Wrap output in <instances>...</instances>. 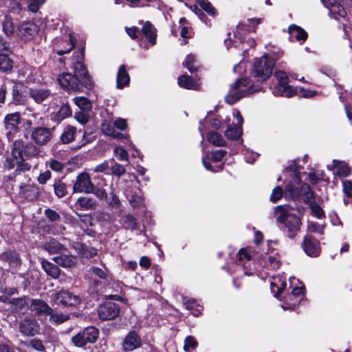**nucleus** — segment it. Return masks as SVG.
<instances>
[{
	"label": "nucleus",
	"instance_id": "35",
	"mask_svg": "<svg viewBox=\"0 0 352 352\" xmlns=\"http://www.w3.org/2000/svg\"><path fill=\"white\" fill-rule=\"evenodd\" d=\"M259 23V19H249L246 22L239 23L237 25V30L245 32H254L256 30V25Z\"/></svg>",
	"mask_w": 352,
	"mask_h": 352
},
{
	"label": "nucleus",
	"instance_id": "57",
	"mask_svg": "<svg viewBox=\"0 0 352 352\" xmlns=\"http://www.w3.org/2000/svg\"><path fill=\"white\" fill-rule=\"evenodd\" d=\"M129 202L133 208H139L143 204V197L140 195H132L129 198Z\"/></svg>",
	"mask_w": 352,
	"mask_h": 352
},
{
	"label": "nucleus",
	"instance_id": "7",
	"mask_svg": "<svg viewBox=\"0 0 352 352\" xmlns=\"http://www.w3.org/2000/svg\"><path fill=\"white\" fill-rule=\"evenodd\" d=\"M98 337V330L88 327L72 338L73 344L77 347H83L88 343H94Z\"/></svg>",
	"mask_w": 352,
	"mask_h": 352
},
{
	"label": "nucleus",
	"instance_id": "25",
	"mask_svg": "<svg viewBox=\"0 0 352 352\" xmlns=\"http://www.w3.org/2000/svg\"><path fill=\"white\" fill-rule=\"evenodd\" d=\"M130 82L129 74L126 72L125 65L120 66L117 74V87L122 89L124 87L127 86Z\"/></svg>",
	"mask_w": 352,
	"mask_h": 352
},
{
	"label": "nucleus",
	"instance_id": "23",
	"mask_svg": "<svg viewBox=\"0 0 352 352\" xmlns=\"http://www.w3.org/2000/svg\"><path fill=\"white\" fill-rule=\"evenodd\" d=\"M72 247L76 252L85 258H92L97 254L96 249L87 246L83 243L74 242Z\"/></svg>",
	"mask_w": 352,
	"mask_h": 352
},
{
	"label": "nucleus",
	"instance_id": "48",
	"mask_svg": "<svg viewBox=\"0 0 352 352\" xmlns=\"http://www.w3.org/2000/svg\"><path fill=\"white\" fill-rule=\"evenodd\" d=\"M74 101L75 104L82 110L86 111L91 109V104L85 97H76Z\"/></svg>",
	"mask_w": 352,
	"mask_h": 352
},
{
	"label": "nucleus",
	"instance_id": "38",
	"mask_svg": "<svg viewBox=\"0 0 352 352\" xmlns=\"http://www.w3.org/2000/svg\"><path fill=\"white\" fill-rule=\"evenodd\" d=\"M3 30L5 34L10 36L15 32V26L12 18L10 15H6L3 21Z\"/></svg>",
	"mask_w": 352,
	"mask_h": 352
},
{
	"label": "nucleus",
	"instance_id": "59",
	"mask_svg": "<svg viewBox=\"0 0 352 352\" xmlns=\"http://www.w3.org/2000/svg\"><path fill=\"white\" fill-rule=\"evenodd\" d=\"M283 191L280 186H276L272 191L270 196V200L275 203L278 201L283 196Z\"/></svg>",
	"mask_w": 352,
	"mask_h": 352
},
{
	"label": "nucleus",
	"instance_id": "13",
	"mask_svg": "<svg viewBox=\"0 0 352 352\" xmlns=\"http://www.w3.org/2000/svg\"><path fill=\"white\" fill-rule=\"evenodd\" d=\"M38 26L30 22H23L19 25L16 34L24 41L31 40L38 33Z\"/></svg>",
	"mask_w": 352,
	"mask_h": 352
},
{
	"label": "nucleus",
	"instance_id": "32",
	"mask_svg": "<svg viewBox=\"0 0 352 352\" xmlns=\"http://www.w3.org/2000/svg\"><path fill=\"white\" fill-rule=\"evenodd\" d=\"M76 133V129L72 126H67L65 127L62 135H60V140L64 144H69L73 142L75 139Z\"/></svg>",
	"mask_w": 352,
	"mask_h": 352
},
{
	"label": "nucleus",
	"instance_id": "39",
	"mask_svg": "<svg viewBox=\"0 0 352 352\" xmlns=\"http://www.w3.org/2000/svg\"><path fill=\"white\" fill-rule=\"evenodd\" d=\"M109 169L111 170V174L118 178L122 177L126 173L125 166L118 164L113 160L111 161V166Z\"/></svg>",
	"mask_w": 352,
	"mask_h": 352
},
{
	"label": "nucleus",
	"instance_id": "22",
	"mask_svg": "<svg viewBox=\"0 0 352 352\" xmlns=\"http://www.w3.org/2000/svg\"><path fill=\"white\" fill-rule=\"evenodd\" d=\"M32 311L41 316H48L52 311V308L43 300L34 299L31 303Z\"/></svg>",
	"mask_w": 352,
	"mask_h": 352
},
{
	"label": "nucleus",
	"instance_id": "19",
	"mask_svg": "<svg viewBox=\"0 0 352 352\" xmlns=\"http://www.w3.org/2000/svg\"><path fill=\"white\" fill-rule=\"evenodd\" d=\"M19 194L29 200H34L39 196L38 187L35 184H24L20 187Z\"/></svg>",
	"mask_w": 352,
	"mask_h": 352
},
{
	"label": "nucleus",
	"instance_id": "51",
	"mask_svg": "<svg viewBox=\"0 0 352 352\" xmlns=\"http://www.w3.org/2000/svg\"><path fill=\"white\" fill-rule=\"evenodd\" d=\"M101 130L106 135L111 136L113 135L115 129L114 123L105 121L101 124Z\"/></svg>",
	"mask_w": 352,
	"mask_h": 352
},
{
	"label": "nucleus",
	"instance_id": "9",
	"mask_svg": "<svg viewBox=\"0 0 352 352\" xmlns=\"http://www.w3.org/2000/svg\"><path fill=\"white\" fill-rule=\"evenodd\" d=\"M21 122V115L18 112L8 114L4 118L6 135L9 141H13L15 135L19 132V124Z\"/></svg>",
	"mask_w": 352,
	"mask_h": 352
},
{
	"label": "nucleus",
	"instance_id": "60",
	"mask_svg": "<svg viewBox=\"0 0 352 352\" xmlns=\"http://www.w3.org/2000/svg\"><path fill=\"white\" fill-rule=\"evenodd\" d=\"M45 214L50 221L53 222L59 221L60 219V216L57 212L50 208L45 210Z\"/></svg>",
	"mask_w": 352,
	"mask_h": 352
},
{
	"label": "nucleus",
	"instance_id": "54",
	"mask_svg": "<svg viewBox=\"0 0 352 352\" xmlns=\"http://www.w3.org/2000/svg\"><path fill=\"white\" fill-rule=\"evenodd\" d=\"M89 272L91 274H94L102 279H105L107 277V270L98 267H90Z\"/></svg>",
	"mask_w": 352,
	"mask_h": 352
},
{
	"label": "nucleus",
	"instance_id": "20",
	"mask_svg": "<svg viewBox=\"0 0 352 352\" xmlns=\"http://www.w3.org/2000/svg\"><path fill=\"white\" fill-rule=\"evenodd\" d=\"M53 96L50 89L40 88L30 90V96L36 103L41 104Z\"/></svg>",
	"mask_w": 352,
	"mask_h": 352
},
{
	"label": "nucleus",
	"instance_id": "40",
	"mask_svg": "<svg viewBox=\"0 0 352 352\" xmlns=\"http://www.w3.org/2000/svg\"><path fill=\"white\" fill-rule=\"evenodd\" d=\"M303 201L306 204L311 206L312 203H315V198L313 192L311 190L310 186L307 184H302Z\"/></svg>",
	"mask_w": 352,
	"mask_h": 352
},
{
	"label": "nucleus",
	"instance_id": "16",
	"mask_svg": "<svg viewBox=\"0 0 352 352\" xmlns=\"http://www.w3.org/2000/svg\"><path fill=\"white\" fill-rule=\"evenodd\" d=\"M8 89L10 94V98H8L10 103L19 104L24 102L25 96L23 94V86L22 84L14 82H8Z\"/></svg>",
	"mask_w": 352,
	"mask_h": 352
},
{
	"label": "nucleus",
	"instance_id": "52",
	"mask_svg": "<svg viewBox=\"0 0 352 352\" xmlns=\"http://www.w3.org/2000/svg\"><path fill=\"white\" fill-rule=\"evenodd\" d=\"M45 1L46 0H29L28 10L32 12H36Z\"/></svg>",
	"mask_w": 352,
	"mask_h": 352
},
{
	"label": "nucleus",
	"instance_id": "14",
	"mask_svg": "<svg viewBox=\"0 0 352 352\" xmlns=\"http://www.w3.org/2000/svg\"><path fill=\"white\" fill-rule=\"evenodd\" d=\"M19 331L26 336H34L40 331L37 321L30 318H25L19 322Z\"/></svg>",
	"mask_w": 352,
	"mask_h": 352
},
{
	"label": "nucleus",
	"instance_id": "44",
	"mask_svg": "<svg viewBox=\"0 0 352 352\" xmlns=\"http://www.w3.org/2000/svg\"><path fill=\"white\" fill-rule=\"evenodd\" d=\"M54 190L56 195L59 197H63L67 193V187L65 184L61 182L60 180L55 181L54 185Z\"/></svg>",
	"mask_w": 352,
	"mask_h": 352
},
{
	"label": "nucleus",
	"instance_id": "15",
	"mask_svg": "<svg viewBox=\"0 0 352 352\" xmlns=\"http://www.w3.org/2000/svg\"><path fill=\"white\" fill-rule=\"evenodd\" d=\"M142 344L140 336L135 331H131L122 341V350L124 352L132 351L140 348Z\"/></svg>",
	"mask_w": 352,
	"mask_h": 352
},
{
	"label": "nucleus",
	"instance_id": "50",
	"mask_svg": "<svg viewBox=\"0 0 352 352\" xmlns=\"http://www.w3.org/2000/svg\"><path fill=\"white\" fill-rule=\"evenodd\" d=\"M197 346V342L195 338L192 336H188L184 340V349L186 351H188L191 349H194Z\"/></svg>",
	"mask_w": 352,
	"mask_h": 352
},
{
	"label": "nucleus",
	"instance_id": "24",
	"mask_svg": "<svg viewBox=\"0 0 352 352\" xmlns=\"http://www.w3.org/2000/svg\"><path fill=\"white\" fill-rule=\"evenodd\" d=\"M27 302L25 297L12 298L10 301V308L12 313H23L27 309Z\"/></svg>",
	"mask_w": 352,
	"mask_h": 352
},
{
	"label": "nucleus",
	"instance_id": "64",
	"mask_svg": "<svg viewBox=\"0 0 352 352\" xmlns=\"http://www.w3.org/2000/svg\"><path fill=\"white\" fill-rule=\"evenodd\" d=\"M343 191L349 197H352V182L349 180H345L342 182Z\"/></svg>",
	"mask_w": 352,
	"mask_h": 352
},
{
	"label": "nucleus",
	"instance_id": "18",
	"mask_svg": "<svg viewBox=\"0 0 352 352\" xmlns=\"http://www.w3.org/2000/svg\"><path fill=\"white\" fill-rule=\"evenodd\" d=\"M302 247L305 252L309 256H317L319 255V241L311 236H305Z\"/></svg>",
	"mask_w": 352,
	"mask_h": 352
},
{
	"label": "nucleus",
	"instance_id": "12",
	"mask_svg": "<svg viewBox=\"0 0 352 352\" xmlns=\"http://www.w3.org/2000/svg\"><path fill=\"white\" fill-rule=\"evenodd\" d=\"M285 195L291 199H298L302 193V184L298 173H295L294 182H289L285 187Z\"/></svg>",
	"mask_w": 352,
	"mask_h": 352
},
{
	"label": "nucleus",
	"instance_id": "29",
	"mask_svg": "<svg viewBox=\"0 0 352 352\" xmlns=\"http://www.w3.org/2000/svg\"><path fill=\"white\" fill-rule=\"evenodd\" d=\"M288 32L291 37L295 38L300 42H305L307 38V33L302 28L296 25H291L289 27Z\"/></svg>",
	"mask_w": 352,
	"mask_h": 352
},
{
	"label": "nucleus",
	"instance_id": "8",
	"mask_svg": "<svg viewBox=\"0 0 352 352\" xmlns=\"http://www.w3.org/2000/svg\"><path fill=\"white\" fill-rule=\"evenodd\" d=\"M53 300L56 305L75 307L81 302V298L68 290L62 289L53 295Z\"/></svg>",
	"mask_w": 352,
	"mask_h": 352
},
{
	"label": "nucleus",
	"instance_id": "61",
	"mask_svg": "<svg viewBox=\"0 0 352 352\" xmlns=\"http://www.w3.org/2000/svg\"><path fill=\"white\" fill-rule=\"evenodd\" d=\"M110 168V166L109 162L105 161L100 164L97 165L96 167L93 168V171L95 173H104L106 174H109L107 173V170Z\"/></svg>",
	"mask_w": 352,
	"mask_h": 352
},
{
	"label": "nucleus",
	"instance_id": "49",
	"mask_svg": "<svg viewBox=\"0 0 352 352\" xmlns=\"http://www.w3.org/2000/svg\"><path fill=\"white\" fill-rule=\"evenodd\" d=\"M116 157L120 161H128L129 154L122 146H116L113 150Z\"/></svg>",
	"mask_w": 352,
	"mask_h": 352
},
{
	"label": "nucleus",
	"instance_id": "27",
	"mask_svg": "<svg viewBox=\"0 0 352 352\" xmlns=\"http://www.w3.org/2000/svg\"><path fill=\"white\" fill-rule=\"evenodd\" d=\"M54 261L57 265L65 268L71 267L77 263V259L75 256L66 254L56 256Z\"/></svg>",
	"mask_w": 352,
	"mask_h": 352
},
{
	"label": "nucleus",
	"instance_id": "58",
	"mask_svg": "<svg viewBox=\"0 0 352 352\" xmlns=\"http://www.w3.org/2000/svg\"><path fill=\"white\" fill-rule=\"evenodd\" d=\"M28 346L38 351H44L45 348L41 340L34 338L30 340Z\"/></svg>",
	"mask_w": 352,
	"mask_h": 352
},
{
	"label": "nucleus",
	"instance_id": "28",
	"mask_svg": "<svg viewBox=\"0 0 352 352\" xmlns=\"http://www.w3.org/2000/svg\"><path fill=\"white\" fill-rule=\"evenodd\" d=\"M44 249L51 254H58L66 248L60 242L54 239H51L44 244Z\"/></svg>",
	"mask_w": 352,
	"mask_h": 352
},
{
	"label": "nucleus",
	"instance_id": "6",
	"mask_svg": "<svg viewBox=\"0 0 352 352\" xmlns=\"http://www.w3.org/2000/svg\"><path fill=\"white\" fill-rule=\"evenodd\" d=\"M54 128L45 126H32L30 129L31 140L34 143L40 146L48 144L54 136Z\"/></svg>",
	"mask_w": 352,
	"mask_h": 352
},
{
	"label": "nucleus",
	"instance_id": "2",
	"mask_svg": "<svg viewBox=\"0 0 352 352\" xmlns=\"http://www.w3.org/2000/svg\"><path fill=\"white\" fill-rule=\"evenodd\" d=\"M274 212L277 221L283 223L287 228L288 237L294 238L302 224L300 218L288 212L287 208L283 206H276Z\"/></svg>",
	"mask_w": 352,
	"mask_h": 352
},
{
	"label": "nucleus",
	"instance_id": "5",
	"mask_svg": "<svg viewBox=\"0 0 352 352\" xmlns=\"http://www.w3.org/2000/svg\"><path fill=\"white\" fill-rule=\"evenodd\" d=\"M274 77L278 81V85L273 91L274 95L290 98L297 94V88L288 85L289 77L285 72L280 70L275 72Z\"/></svg>",
	"mask_w": 352,
	"mask_h": 352
},
{
	"label": "nucleus",
	"instance_id": "43",
	"mask_svg": "<svg viewBox=\"0 0 352 352\" xmlns=\"http://www.w3.org/2000/svg\"><path fill=\"white\" fill-rule=\"evenodd\" d=\"M77 204L85 210L94 209L96 205V201L89 197H80L78 199Z\"/></svg>",
	"mask_w": 352,
	"mask_h": 352
},
{
	"label": "nucleus",
	"instance_id": "33",
	"mask_svg": "<svg viewBox=\"0 0 352 352\" xmlns=\"http://www.w3.org/2000/svg\"><path fill=\"white\" fill-rule=\"evenodd\" d=\"M48 316H50V322L54 325L60 324L70 319V314L54 312L52 309Z\"/></svg>",
	"mask_w": 352,
	"mask_h": 352
},
{
	"label": "nucleus",
	"instance_id": "26",
	"mask_svg": "<svg viewBox=\"0 0 352 352\" xmlns=\"http://www.w3.org/2000/svg\"><path fill=\"white\" fill-rule=\"evenodd\" d=\"M41 265L48 276L53 278H58L59 277L60 270L56 265L43 259L41 261Z\"/></svg>",
	"mask_w": 352,
	"mask_h": 352
},
{
	"label": "nucleus",
	"instance_id": "30",
	"mask_svg": "<svg viewBox=\"0 0 352 352\" xmlns=\"http://www.w3.org/2000/svg\"><path fill=\"white\" fill-rule=\"evenodd\" d=\"M142 32L148 39L149 43L152 45H155L156 43L155 28L150 22L145 23L142 28Z\"/></svg>",
	"mask_w": 352,
	"mask_h": 352
},
{
	"label": "nucleus",
	"instance_id": "1",
	"mask_svg": "<svg viewBox=\"0 0 352 352\" xmlns=\"http://www.w3.org/2000/svg\"><path fill=\"white\" fill-rule=\"evenodd\" d=\"M73 69L74 75L70 73H63L57 78L59 85L64 89L67 91L80 92L82 91L84 87L88 89L93 88L94 82L82 63L80 61L76 63Z\"/></svg>",
	"mask_w": 352,
	"mask_h": 352
},
{
	"label": "nucleus",
	"instance_id": "62",
	"mask_svg": "<svg viewBox=\"0 0 352 352\" xmlns=\"http://www.w3.org/2000/svg\"><path fill=\"white\" fill-rule=\"evenodd\" d=\"M309 207L314 214L318 218H321L324 215L323 210L316 202L312 203Z\"/></svg>",
	"mask_w": 352,
	"mask_h": 352
},
{
	"label": "nucleus",
	"instance_id": "10",
	"mask_svg": "<svg viewBox=\"0 0 352 352\" xmlns=\"http://www.w3.org/2000/svg\"><path fill=\"white\" fill-rule=\"evenodd\" d=\"M120 313V307L113 302H106L98 308V315L102 320H109L116 318Z\"/></svg>",
	"mask_w": 352,
	"mask_h": 352
},
{
	"label": "nucleus",
	"instance_id": "31",
	"mask_svg": "<svg viewBox=\"0 0 352 352\" xmlns=\"http://www.w3.org/2000/svg\"><path fill=\"white\" fill-rule=\"evenodd\" d=\"M178 85L188 89H197L198 84L188 75H182L178 78Z\"/></svg>",
	"mask_w": 352,
	"mask_h": 352
},
{
	"label": "nucleus",
	"instance_id": "21",
	"mask_svg": "<svg viewBox=\"0 0 352 352\" xmlns=\"http://www.w3.org/2000/svg\"><path fill=\"white\" fill-rule=\"evenodd\" d=\"M0 259L8 263L11 267H17L21 264L19 254L16 251H6L0 255Z\"/></svg>",
	"mask_w": 352,
	"mask_h": 352
},
{
	"label": "nucleus",
	"instance_id": "3",
	"mask_svg": "<svg viewBox=\"0 0 352 352\" xmlns=\"http://www.w3.org/2000/svg\"><path fill=\"white\" fill-rule=\"evenodd\" d=\"M275 60L265 54L262 57L255 58L251 74L253 77L257 78L261 81H265L271 76Z\"/></svg>",
	"mask_w": 352,
	"mask_h": 352
},
{
	"label": "nucleus",
	"instance_id": "42",
	"mask_svg": "<svg viewBox=\"0 0 352 352\" xmlns=\"http://www.w3.org/2000/svg\"><path fill=\"white\" fill-rule=\"evenodd\" d=\"M184 65L190 73H193L197 71L198 65H197V58L195 55L192 54H188L184 62Z\"/></svg>",
	"mask_w": 352,
	"mask_h": 352
},
{
	"label": "nucleus",
	"instance_id": "46",
	"mask_svg": "<svg viewBox=\"0 0 352 352\" xmlns=\"http://www.w3.org/2000/svg\"><path fill=\"white\" fill-rule=\"evenodd\" d=\"M72 115V110L68 104H63L56 113L57 120H63Z\"/></svg>",
	"mask_w": 352,
	"mask_h": 352
},
{
	"label": "nucleus",
	"instance_id": "11",
	"mask_svg": "<svg viewBox=\"0 0 352 352\" xmlns=\"http://www.w3.org/2000/svg\"><path fill=\"white\" fill-rule=\"evenodd\" d=\"M94 184L90 176L87 173H81L76 179L73 186L74 192L91 193L93 191Z\"/></svg>",
	"mask_w": 352,
	"mask_h": 352
},
{
	"label": "nucleus",
	"instance_id": "4",
	"mask_svg": "<svg viewBox=\"0 0 352 352\" xmlns=\"http://www.w3.org/2000/svg\"><path fill=\"white\" fill-rule=\"evenodd\" d=\"M249 80L246 78L236 80L230 86V90L225 97L226 102L229 104H233L242 98L252 94L257 90L252 87L246 89L249 85Z\"/></svg>",
	"mask_w": 352,
	"mask_h": 352
},
{
	"label": "nucleus",
	"instance_id": "45",
	"mask_svg": "<svg viewBox=\"0 0 352 352\" xmlns=\"http://www.w3.org/2000/svg\"><path fill=\"white\" fill-rule=\"evenodd\" d=\"M46 166L57 173L62 172L64 168V164L55 159H50L47 160L46 162Z\"/></svg>",
	"mask_w": 352,
	"mask_h": 352
},
{
	"label": "nucleus",
	"instance_id": "47",
	"mask_svg": "<svg viewBox=\"0 0 352 352\" xmlns=\"http://www.w3.org/2000/svg\"><path fill=\"white\" fill-rule=\"evenodd\" d=\"M41 151L35 144H27L24 148V153L26 155L33 157L39 155Z\"/></svg>",
	"mask_w": 352,
	"mask_h": 352
},
{
	"label": "nucleus",
	"instance_id": "55",
	"mask_svg": "<svg viewBox=\"0 0 352 352\" xmlns=\"http://www.w3.org/2000/svg\"><path fill=\"white\" fill-rule=\"evenodd\" d=\"M24 142L21 140H14L13 143V150L12 153L14 155H17L19 156H22V152L24 151Z\"/></svg>",
	"mask_w": 352,
	"mask_h": 352
},
{
	"label": "nucleus",
	"instance_id": "63",
	"mask_svg": "<svg viewBox=\"0 0 352 352\" xmlns=\"http://www.w3.org/2000/svg\"><path fill=\"white\" fill-rule=\"evenodd\" d=\"M51 177L52 173L50 170H47L43 173H40L38 177H37V181L41 184H45L49 179H50Z\"/></svg>",
	"mask_w": 352,
	"mask_h": 352
},
{
	"label": "nucleus",
	"instance_id": "53",
	"mask_svg": "<svg viewBox=\"0 0 352 352\" xmlns=\"http://www.w3.org/2000/svg\"><path fill=\"white\" fill-rule=\"evenodd\" d=\"M197 3L202 10L207 12L208 14L212 16L214 15V8L210 2L205 1L204 0H199Z\"/></svg>",
	"mask_w": 352,
	"mask_h": 352
},
{
	"label": "nucleus",
	"instance_id": "37",
	"mask_svg": "<svg viewBox=\"0 0 352 352\" xmlns=\"http://www.w3.org/2000/svg\"><path fill=\"white\" fill-rule=\"evenodd\" d=\"M22 156L17 155L11 154V156L8 157L4 162V166L8 169L10 170L14 168L15 166H19L23 162Z\"/></svg>",
	"mask_w": 352,
	"mask_h": 352
},
{
	"label": "nucleus",
	"instance_id": "41",
	"mask_svg": "<svg viewBox=\"0 0 352 352\" xmlns=\"http://www.w3.org/2000/svg\"><path fill=\"white\" fill-rule=\"evenodd\" d=\"M242 135V128L240 126H237L236 125L233 127H229L225 131V135L228 139L230 140H237Z\"/></svg>",
	"mask_w": 352,
	"mask_h": 352
},
{
	"label": "nucleus",
	"instance_id": "36",
	"mask_svg": "<svg viewBox=\"0 0 352 352\" xmlns=\"http://www.w3.org/2000/svg\"><path fill=\"white\" fill-rule=\"evenodd\" d=\"M208 141L216 146H224L226 144V140L222 135L217 132L211 131L207 135Z\"/></svg>",
	"mask_w": 352,
	"mask_h": 352
},
{
	"label": "nucleus",
	"instance_id": "56",
	"mask_svg": "<svg viewBox=\"0 0 352 352\" xmlns=\"http://www.w3.org/2000/svg\"><path fill=\"white\" fill-rule=\"evenodd\" d=\"M278 281L280 282V287L278 286L277 283L275 282L271 283V289L272 292L275 293L276 297H278L281 294L287 285L285 282L281 281L280 280H278Z\"/></svg>",
	"mask_w": 352,
	"mask_h": 352
},
{
	"label": "nucleus",
	"instance_id": "17",
	"mask_svg": "<svg viewBox=\"0 0 352 352\" xmlns=\"http://www.w3.org/2000/svg\"><path fill=\"white\" fill-rule=\"evenodd\" d=\"M324 5L329 10L330 14L335 19L338 17L344 18L346 16V11L341 5L342 0H322Z\"/></svg>",
	"mask_w": 352,
	"mask_h": 352
},
{
	"label": "nucleus",
	"instance_id": "34",
	"mask_svg": "<svg viewBox=\"0 0 352 352\" xmlns=\"http://www.w3.org/2000/svg\"><path fill=\"white\" fill-rule=\"evenodd\" d=\"M10 54L0 55V71L2 72H8L12 69L13 60L10 57Z\"/></svg>",
	"mask_w": 352,
	"mask_h": 352
}]
</instances>
